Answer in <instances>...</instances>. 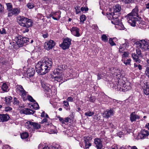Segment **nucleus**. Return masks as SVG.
<instances>
[{
	"label": "nucleus",
	"mask_w": 149,
	"mask_h": 149,
	"mask_svg": "<svg viewBox=\"0 0 149 149\" xmlns=\"http://www.w3.org/2000/svg\"><path fill=\"white\" fill-rule=\"evenodd\" d=\"M53 63L50 58L45 57L42 60L39 61L35 66L36 72L40 74L48 73L51 68Z\"/></svg>",
	"instance_id": "obj_1"
},
{
	"label": "nucleus",
	"mask_w": 149,
	"mask_h": 149,
	"mask_svg": "<svg viewBox=\"0 0 149 149\" xmlns=\"http://www.w3.org/2000/svg\"><path fill=\"white\" fill-rule=\"evenodd\" d=\"M67 66L65 65L58 66L57 68L54 70V72L56 74H57V76H56L55 77V80L57 81L58 82H63L64 81L63 80V77L64 74L61 73L64 71L66 68Z\"/></svg>",
	"instance_id": "obj_2"
},
{
	"label": "nucleus",
	"mask_w": 149,
	"mask_h": 149,
	"mask_svg": "<svg viewBox=\"0 0 149 149\" xmlns=\"http://www.w3.org/2000/svg\"><path fill=\"white\" fill-rule=\"evenodd\" d=\"M17 21L21 26L26 28L31 26L33 24L32 20L21 16H19L17 17Z\"/></svg>",
	"instance_id": "obj_3"
},
{
	"label": "nucleus",
	"mask_w": 149,
	"mask_h": 149,
	"mask_svg": "<svg viewBox=\"0 0 149 149\" xmlns=\"http://www.w3.org/2000/svg\"><path fill=\"white\" fill-rule=\"evenodd\" d=\"M131 84L129 82H125L122 79H120L117 85V88L120 91H126L131 89Z\"/></svg>",
	"instance_id": "obj_4"
},
{
	"label": "nucleus",
	"mask_w": 149,
	"mask_h": 149,
	"mask_svg": "<svg viewBox=\"0 0 149 149\" xmlns=\"http://www.w3.org/2000/svg\"><path fill=\"white\" fill-rule=\"evenodd\" d=\"M136 47L140 49L143 51H145L149 49V44L145 40H142L136 42Z\"/></svg>",
	"instance_id": "obj_5"
},
{
	"label": "nucleus",
	"mask_w": 149,
	"mask_h": 149,
	"mask_svg": "<svg viewBox=\"0 0 149 149\" xmlns=\"http://www.w3.org/2000/svg\"><path fill=\"white\" fill-rule=\"evenodd\" d=\"M29 38H23L21 36H16L14 39L17 45L19 47H21L23 44L27 42V40Z\"/></svg>",
	"instance_id": "obj_6"
},
{
	"label": "nucleus",
	"mask_w": 149,
	"mask_h": 149,
	"mask_svg": "<svg viewBox=\"0 0 149 149\" xmlns=\"http://www.w3.org/2000/svg\"><path fill=\"white\" fill-rule=\"evenodd\" d=\"M126 18L128 23L133 26H136V24H137L136 22L140 24V22L138 21L137 18L136 17L128 14L126 16Z\"/></svg>",
	"instance_id": "obj_7"
},
{
	"label": "nucleus",
	"mask_w": 149,
	"mask_h": 149,
	"mask_svg": "<svg viewBox=\"0 0 149 149\" xmlns=\"http://www.w3.org/2000/svg\"><path fill=\"white\" fill-rule=\"evenodd\" d=\"M41 85L42 87L45 89V93L49 96H51L52 93L51 90L52 86L47 84L45 81H41Z\"/></svg>",
	"instance_id": "obj_8"
},
{
	"label": "nucleus",
	"mask_w": 149,
	"mask_h": 149,
	"mask_svg": "<svg viewBox=\"0 0 149 149\" xmlns=\"http://www.w3.org/2000/svg\"><path fill=\"white\" fill-rule=\"evenodd\" d=\"M16 91V92L20 95L22 98L25 97V96L27 95L24 89L22 86L21 85H18L15 87Z\"/></svg>",
	"instance_id": "obj_9"
},
{
	"label": "nucleus",
	"mask_w": 149,
	"mask_h": 149,
	"mask_svg": "<svg viewBox=\"0 0 149 149\" xmlns=\"http://www.w3.org/2000/svg\"><path fill=\"white\" fill-rule=\"evenodd\" d=\"M71 40L68 38H65L63 43L60 45V47L63 49H68L71 44Z\"/></svg>",
	"instance_id": "obj_10"
},
{
	"label": "nucleus",
	"mask_w": 149,
	"mask_h": 149,
	"mask_svg": "<svg viewBox=\"0 0 149 149\" xmlns=\"http://www.w3.org/2000/svg\"><path fill=\"white\" fill-rule=\"evenodd\" d=\"M55 45V43L54 41L52 40H50L45 42V47L46 49L49 50L53 47Z\"/></svg>",
	"instance_id": "obj_11"
},
{
	"label": "nucleus",
	"mask_w": 149,
	"mask_h": 149,
	"mask_svg": "<svg viewBox=\"0 0 149 149\" xmlns=\"http://www.w3.org/2000/svg\"><path fill=\"white\" fill-rule=\"evenodd\" d=\"M149 135V132L145 130H142L140 133H139L137 136L138 139H143L146 138Z\"/></svg>",
	"instance_id": "obj_12"
},
{
	"label": "nucleus",
	"mask_w": 149,
	"mask_h": 149,
	"mask_svg": "<svg viewBox=\"0 0 149 149\" xmlns=\"http://www.w3.org/2000/svg\"><path fill=\"white\" fill-rule=\"evenodd\" d=\"M20 11L19 8H13L8 13V17H11L13 15L17 16L18 15Z\"/></svg>",
	"instance_id": "obj_13"
},
{
	"label": "nucleus",
	"mask_w": 149,
	"mask_h": 149,
	"mask_svg": "<svg viewBox=\"0 0 149 149\" xmlns=\"http://www.w3.org/2000/svg\"><path fill=\"white\" fill-rule=\"evenodd\" d=\"M35 72L34 69L32 68H29L28 69L25 73V75H26L27 77H30L33 76Z\"/></svg>",
	"instance_id": "obj_14"
},
{
	"label": "nucleus",
	"mask_w": 149,
	"mask_h": 149,
	"mask_svg": "<svg viewBox=\"0 0 149 149\" xmlns=\"http://www.w3.org/2000/svg\"><path fill=\"white\" fill-rule=\"evenodd\" d=\"M74 36L79 37L80 36L79 33V29L76 27H72L70 30Z\"/></svg>",
	"instance_id": "obj_15"
},
{
	"label": "nucleus",
	"mask_w": 149,
	"mask_h": 149,
	"mask_svg": "<svg viewBox=\"0 0 149 149\" xmlns=\"http://www.w3.org/2000/svg\"><path fill=\"white\" fill-rule=\"evenodd\" d=\"M94 142L96 145L97 149H101L103 146L102 142L100 139H95Z\"/></svg>",
	"instance_id": "obj_16"
},
{
	"label": "nucleus",
	"mask_w": 149,
	"mask_h": 149,
	"mask_svg": "<svg viewBox=\"0 0 149 149\" xmlns=\"http://www.w3.org/2000/svg\"><path fill=\"white\" fill-rule=\"evenodd\" d=\"M139 116L135 114V112H132L130 115V119L132 122L135 121L136 119H140Z\"/></svg>",
	"instance_id": "obj_17"
},
{
	"label": "nucleus",
	"mask_w": 149,
	"mask_h": 149,
	"mask_svg": "<svg viewBox=\"0 0 149 149\" xmlns=\"http://www.w3.org/2000/svg\"><path fill=\"white\" fill-rule=\"evenodd\" d=\"M138 6H136L133 9L132 12L128 15H132L134 17H138Z\"/></svg>",
	"instance_id": "obj_18"
},
{
	"label": "nucleus",
	"mask_w": 149,
	"mask_h": 149,
	"mask_svg": "<svg viewBox=\"0 0 149 149\" xmlns=\"http://www.w3.org/2000/svg\"><path fill=\"white\" fill-rule=\"evenodd\" d=\"M10 117L7 114H0V122H6L8 120Z\"/></svg>",
	"instance_id": "obj_19"
},
{
	"label": "nucleus",
	"mask_w": 149,
	"mask_h": 149,
	"mask_svg": "<svg viewBox=\"0 0 149 149\" xmlns=\"http://www.w3.org/2000/svg\"><path fill=\"white\" fill-rule=\"evenodd\" d=\"M114 114V111L112 110H107L105 111L104 113V117L107 118H108L111 116H113Z\"/></svg>",
	"instance_id": "obj_20"
},
{
	"label": "nucleus",
	"mask_w": 149,
	"mask_h": 149,
	"mask_svg": "<svg viewBox=\"0 0 149 149\" xmlns=\"http://www.w3.org/2000/svg\"><path fill=\"white\" fill-rule=\"evenodd\" d=\"M53 19L56 20H58L61 17V12L59 11L55 12H52Z\"/></svg>",
	"instance_id": "obj_21"
},
{
	"label": "nucleus",
	"mask_w": 149,
	"mask_h": 149,
	"mask_svg": "<svg viewBox=\"0 0 149 149\" xmlns=\"http://www.w3.org/2000/svg\"><path fill=\"white\" fill-rule=\"evenodd\" d=\"M9 84L8 83H3L1 86V90L4 92H7L8 91Z\"/></svg>",
	"instance_id": "obj_22"
},
{
	"label": "nucleus",
	"mask_w": 149,
	"mask_h": 149,
	"mask_svg": "<svg viewBox=\"0 0 149 149\" xmlns=\"http://www.w3.org/2000/svg\"><path fill=\"white\" fill-rule=\"evenodd\" d=\"M132 57L134 61L139 63H140L141 60L139 59V58L140 57L135 53H132Z\"/></svg>",
	"instance_id": "obj_23"
},
{
	"label": "nucleus",
	"mask_w": 149,
	"mask_h": 149,
	"mask_svg": "<svg viewBox=\"0 0 149 149\" xmlns=\"http://www.w3.org/2000/svg\"><path fill=\"white\" fill-rule=\"evenodd\" d=\"M121 10V7L120 6L119 4H117L114 7L113 12L116 14H118L119 15H120V14L119 12Z\"/></svg>",
	"instance_id": "obj_24"
},
{
	"label": "nucleus",
	"mask_w": 149,
	"mask_h": 149,
	"mask_svg": "<svg viewBox=\"0 0 149 149\" xmlns=\"http://www.w3.org/2000/svg\"><path fill=\"white\" fill-rule=\"evenodd\" d=\"M118 14H117L116 16L114 17V18H113L112 20H111V23L114 24L115 26L118 24L120 22L119 20L118 17L119 16Z\"/></svg>",
	"instance_id": "obj_25"
},
{
	"label": "nucleus",
	"mask_w": 149,
	"mask_h": 149,
	"mask_svg": "<svg viewBox=\"0 0 149 149\" xmlns=\"http://www.w3.org/2000/svg\"><path fill=\"white\" fill-rule=\"evenodd\" d=\"M129 46V44L127 42H125L121 45L120 47L119 52H121L125 49L127 48Z\"/></svg>",
	"instance_id": "obj_26"
},
{
	"label": "nucleus",
	"mask_w": 149,
	"mask_h": 149,
	"mask_svg": "<svg viewBox=\"0 0 149 149\" xmlns=\"http://www.w3.org/2000/svg\"><path fill=\"white\" fill-rule=\"evenodd\" d=\"M27 95L25 96L24 98H22L24 101H25L27 100H28L29 101L32 102H35V100L33 99L32 96L29 95L28 92L26 93Z\"/></svg>",
	"instance_id": "obj_27"
},
{
	"label": "nucleus",
	"mask_w": 149,
	"mask_h": 149,
	"mask_svg": "<svg viewBox=\"0 0 149 149\" xmlns=\"http://www.w3.org/2000/svg\"><path fill=\"white\" fill-rule=\"evenodd\" d=\"M122 61L126 65L131 66V62L132 61L130 58L127 59V58H123L122 59Z\"/></svg>",
	"instance_id": "obj_28"
},
{
	"label": "nucleus",
	"mask_w": 149,
	"mask_h": 149,
	"mask_svg": "<svg viewBox=\"0 0 149 149\" xmlns=\"http://www.w3.org/2000/svg\"><path fill=\"white\" fill-rule=\"evenodd\" d=\"M115 27L116 29L120 30H124L125 29V28L121 22H120V23L116 25V26H115Z\"/></svg>",
	"instance_id": "obj_29"
},
{
	"label": "nucleus",
	"mask_w": 149,
	"mask_h": 149,
	"mask_svg": "<svg viewBox=\"0 0 149 149\" xmlns=\"http://www.w3.org/2000/svg\"><path fill=\"white\" fill-rule=\"evenodd\" d=\"M34 111L29 109H25L24 110V113L26 114H32L34 113Z\"/></svg>",
	"instance_id": "obj_30"
},
{
	"label": "nucleus",
	"mask_w": 149,
	"mask_h": 149,
	"mask_svg": "<svg viewBox=\"0 0 149 149\" xmlns=\"http://www.w3.org/2000/svg\"><path fill=\"white\" fill-rule=\"evenodd\" d=\"M32 124L33 122H31L29 121H27L25 123V125L26 128L30 129H31L32 130Z\"/></svg>",
	"instance_id": "obj_31"
},
{
	"label": "nucleus",
	"mask_w": 149,
	"mask_h": 149,
	"mask_svg": "<svg viewBox=\"0 0 149 149\" xmlns=\"http://www.w3.org/2000/svg\"><path fill=\"white\" fill-rule=\"evenodd\" d=\"M44 145L43 144H40L38 146V149H58L56 147L52 148V149H50L48 147H43Z\"/></svg>",
	"instance_id": "obj_32"
},
{
	"label": "nucleus",
	"mask_w": 149,
	"mask_h": 149,
	"mask_svg": "<svg viewBox=\"0 0 149 149\" xmlns=\"http://www.w3.org/2000/svg\"><path fill=\"white\" fill-rule=\"evenodd\" d=\"M85 143H90V142L92 139L91 136H85L84 138Z\"/></svg>",
	"instance_id": "obj_33"
},
{
	"label": "nucleus",
	"mask_w": 149,
	"mask_h": 149,
	"mask_svg": "<svg viewBox=\"0 0 149 149\" xmlns=\"http://www.w3.org/2000/svg\"><path fill=\"white\" fill-rule=\"evenodd\" d=\"M76 96L75 94H74L72 97H68L67 100L69 102H73L75 100V97Z\"/></svg>",
	"instance_id": "obj_34"
},
{
	"label": "nucleus",
	"mask_w": 149,
	"mask_h": 149,
	"mask_svg": "<svg viewBox=\"0 0 149 149\" xmlns=\"http://www.w3.org/2000/svg\"><path fill=\"white\" fill-rule=\"evenodd\" d=\"M40 127V125L38 123H34L33 122L32 126V130L34 129H37L39 128Z\"/></svg>",
	"instance_id": "obj_35"
},
{
	"label": "nucleus",
	"mask_w": 149,
	"mask_h": 149,
	"mask_svg": "<svg viewBox=\"0 0 149 149\" xmlns=\"http://www.w3.org/2000/svg\"><path fill=\"white\" fill-rule=\"evenodd\" d=\"M117 14H116L113 12L109 13V14H108L107 17L109 19H110L112 20V19L114 18V17L116 16Z\"/></svg>",
	"instance_id": "obj_36"
},
{
	"label": "nucleus",
	"mask_w": 149,
	"mask_h": 149,
	"mask_svg": "<svg viewBox=\"0 0 149 149\" xmlns=\"http://www.w3.org/2000/svg\"><path fill=\"white\" fill-rule=\"evenodd\" d=\"M134 68L136 69H139L140 70H141L142 68V67L141 65L136 63H134Z\"/></svg>",
	"instance_id": "obj_37"
},
{
	"label": "nucleus",
	"mask_w": 149,
	"mask_h": 149,
	"mask_svg": "<svg viewBox=\"0 0 149 149\" xmlns=\"http://www.w3.org/2000/svg\"><path fill=\"white\" fill-rule=\"evenodd\" d=\"M29 136V134L27 132H25L21 134V137L22 139H25Z\"/></svg>",
	"instance_id": "obj_38"
},
{
	"label": "nucleus",
	"mask_w": 149,
	"mask_h": 149,
	"mask_svg": "<svg viewBox=\"0 0 149 149\" xmlns=\"http://www.w3.org/2000/svg\"><path fill=\"white\" fill-rule=\"evenodd\" d=\"M5 99L6 103L7 104H10V103L11 102L12 97H6Z\"/></svg>",
	"instance_id": "obj_39"
},
{
	"label": "nucleus",
	"mask_w": 149,
	"mask_h": 149,
	"mask_svg": "<svg viewBox=\"0 0 149 149\" xmlns=\"http://www.w3.org/2000/svg\"><path fill=\"white\" fill-rule=\"evenodd\" d=\"M7 7V10L10 12L12 9L13 6L10 3H8L6 4Z\"/></svg>",
	"instance_id": "obj_40"
},
{
	"label": "nucleus",
	"mask_w": 149,
	"mask_h": 149,
	"mask_svg": "<svg viewBox=\"0 0 149 149\" xmlns=\"http://www.w3.org/2000/svg\"><path fill=\"white\" fill-rule=\"evenodd\" d=\"M143 91L145 95H149V86H146V88L144 89Z\"/></svg>",
	"instance_id": "obj_41"
},
{
	"label": "nucleus",
	"mask_w": 149,
	"mask_h": 149,
	"mask_svg": "<svg viewBox=\"0 0 149 149\" xmlns=\"http://www.w3.org/2000/svg\"><path fill=\"white\" fill-rule=\"evenodd\" d=\"M86 17L85 15H83L80 16V22L83 23L86 20Z\"/></svg>",
	"instance_id": "obj_42"
},
{
	"label": "nucleus",
	"mask_w": 149,
	"mask_h": 149,
	"mask_svg": "<svg viewBox=\"0 0 149 149\" xmlns=\"http://www.w3.org/2000/svg\"><path fill=\"white\" fill-rule=\"evenodd\" d=\"M94 112L88 111L86 112L85 113V115L86 116H92L94 114Z\"/></svg>",
	"instance_id": "obj_43"
},
{
	"label": "nucleus",
	"mask_w": 149,
	"mask_h": 149,
	"mask_svg": "<svg viewBox=\"0 0 149 149\" xmlns=\"http://www.w3.org/2000/svg\"><path fill=\"white\" fill-rule=\"evenodd\" d=\"M75 9L76 10V14L80 13L81 12V11L80 10V7L79 6H75Z\"/></svg>",
	"instance_id": "obj_44"
},
{
	"label": "nucleus",
	"mask_w": 149,
	"mask_h": 149,
	"mask_svg": "<svg viewBox=\"0 0 149 149\" xmlns=\"http://www.w3.org/2000/svg\"><path fill=\"white\" fill-rule=\"evenodd\" d=\"M102 40L105 42H106L108 40V38L105 35L103 34L102 36Z\"/></svg>",
	"instance_id": "obj_45"
},
{
	"label": "nucleus",
	"mask_w": 149,
	"mask_h": 149,
	"mask_svg": "<svg viewBox=\"0 0 149 149\" xmlns=\"http://www.w3.org/2000/svg\"><path fill=\"white\" fill-rule=\"evenodd\" d=\"M35 102V103H34L31 106L34 109L36 110L38 109L39 108L38 104L37 102Z\"/></svg>",
	"instance_id": "obj_46"
},
{
	"label": "nucleus",
	"mask_w": 149,
	"mask_h": 149,
	"mask_svg": "<svg viewBox=\"0 0 149 149\" xmlns=\"http://www.w3.org/2000/svg\"><path fill=\"white\" fill-rule=\"evenodd\" d=\"M19 100L16 97H14V98L13 104L14 105H19Z\"/></svg>",
	"instance_id": "obj_47"
},
{
	"label": "nucleus",
	"mask_w": 149,
	"mask_h": 149,
	"mask_svg": "<svg viewBox=\"0 0 149 149\" xmlns=\"http://www.w3.org/2000/svg\"><path fill=\"white\" fill-rule=\"evenodd\" d=\"M140 49L138 48V49H137L136 50V54L138 55L140 57H142V56L141 55V50Z\"/></svg>",
	"instance_id": "obj_48"
},
{
	"label": "nucleus",
	"mask_w": 149,
	"mask_h": 149,
	"mask_svg": "<svg viewBox=\"0 0 149 149\" xmlns=\"http://www.w3.org/2000/svg\"><path fill=\"white\" fill-rule=\"evenodd\" d=\"M129 56V53L128 52H124L122 55L123 58L126 57H128Z\"/></svg>",
	"instance_id": "obj_49"
},
{
	"label": "nucleus",
	"mask_w": 149,
	"mask_h": 149,
	"mask_svg": "<svg viewBox=\"0 0 149 149\" xmlns=\"http://www.w3.org/2000/svg\"><path fill=\"white\" fill-rule=\"evenodd\" d=\"M63 103L64 104V105L65 106V108L66 109H68L69 106V103L68 102V101H64L63 102Z\"/></svg>",
	"instance_id": "obj_50"
},
{
	"label": "nucleus",
	"mask_w": 149,
	"mask_h": 149,
	"mask_svg": "<svg viewBox=\"0 0 149 149\" xmlns=\"http://www.w3.org/2000/svg\"><path fill=\"white\" fill-rule=\"evenodd\" d=\"M125 3H130L133 2L134 0H121Z\"/></svg>",
	"instance_id": "obj_51"
},
{
	"label": "nucleus",
	"mask_w": 149,
	"mask_h": 149,
	"mask_svg": "<svg viewBox=\"0 0 149 149\" xmlns=\"http://www.w3.org/2000/svg\"><path fill=\"white\" fill-rule=\"evenodd\" d=\"M81 10L82 12H86L88 10V8L87 7H82L81 8Z\"/></svg>",
	"instance_id": "obj_52"
},
{
	"label": "nucleus",
	"mask_w": 149,
	"mask_h": 149,
	"mask_svg": "<svg viewBox=\"0 0 149 149\" xmlns=\"http://www.w3.org/2000/svg\"><path fill=\"white\" fill-rule=\"evenodd\" d=\"M27 7L29 9L33 8L34 7V5L33 3H28L27 5Z\"/></svg>",
	"instance_id": "obj_53"
},
{
	"label": "nucleus",
	"mask_w": 149,
	"mask_h": 149,
	"mask_svg": "<svg viewBox=\"0 0 149 149\" xmlns=\"http://www.w3.org/2000/svg\"><path fill=\"white\" fill-rule=\"evenodd\" d=\"M145 74L149 78V67L146 68L145 72Z\"/></svg>",
	"instance_id": "obj_54"
},
{
	"label": "nucleus",
	"mask_w": 149,
	"mask_h": 149,
	"mask_svg": "<svg viewBox=\"0 0 149 149\" xmlns=\"http://www.w3.org/2000/svg\"><path fill=\"white\" fill-rule=\"evenodd\" d=\"M0 33L1 34H6V30L4 28L0 29Z\"/></svg>",
	"instance_id": "obj_55"
},
{
	"label": "nucleus",
	"mask_w": 149,
	"mask_h": 149,
	"mask_svg": "<svg viewBox=\"0 0 149 149\" xmlns=\"http://www.w3.org/2000/svg\"><path fill=\"white\" fill-rule=\"evenodd\" d=\"M113 39L111 38H110L109 39V43L112 46H113L114 45H115V43L113 42Z\"/></svg>",
	"instance_id": "obj_56"
},
{
	"label": "nucleus",
	"mask_w": 149,
	"mask_h": 149,
	"mask_svg": "<svg viewBox=\"0 0 149 149\" xmlns=\"http://www.w3.org/2000/svg\"><path fill=\"white\" fill-rule=\"evenodd\" d=\"M109 126V127L111 128L115 129L116 128L115 125L114 124V123H110Z\"/></svg>",
	"instance_id": "obj_57"
},
{
	"label": "nucleus",
	"mask_w": 149,
	"mask_h": 149,
	"mask_svg": "<svg viewBox=\"0 0 149 149\" xmlns=\"http://www.w3.org/2000/svg\"><path fill=\"white\" fill-rule=\"evenodd\" d=\"M22 32L23 33H26L28 32L29 31V29L28 28L23 29H22Z\"/></svg>",
	"instance_id": "obj_58"
},
{
	"label": "nucleus",
	"mask_w": 149,
	"mask_h": 149,
	"mask_svg": "<svg viewBox=\"0 0 149 149\" xmlns=\"http://www.w3.org/2000/svg\"><path fill=\"white\" fill-rule=\"evenodd\" d=\"M114 74L117 76H118L119 75L120 76V70H116V72H114Z\"/></svg>",
	"instance_id": "obj_59"
},
{
	"label": "nucleus",
	"mask_w": 149,
	"mask_h": 149,
	"mask_svg": "<svg viewBox=\"0 0 149 149\" xmlns=\"http://www.w3.org/2000/svg\"><path fill=\"white\" fill-rule=\"evenodd\" d=\"M85 148L86 149L88 148L89 147L91 146V143H85Z\"/></svg>",
	"instance_id": "obj_60"
},
{
	"label": "nucleus",
	"mask_w": 149,
	"mask_h": 149,
	"mask_svg": "<svg viewBox=\"0 0 149 149\" xmlns=\"http://www.w3.org/2000/svg\"><path fill=\"white\" fill-rule=\"evenodd\" d=\"M95 98L93 97H90L89 101L91 102H94L95 101Z\"/></svg>",
	"instance_id": "obj_61"
},
{
	"label": "nucleus",
	"mask_w": 149,
	"mask_h": 149,
	"mask_svg": "<svg viewBox=\"0 0 149 149\" xmlns=\"http://www.w3.org/2000/svg\"><path fill=\"white\" fill-rule=\"evenodd\" d=\"M12 109V108L8 107L5 108V110L6 111H11Z\"/></svg>",
	"instance_id": "obj_62"
},
{
	"label": "nucleus",
	"mask_w": 149,
	"mask_h": 149,
	"mask_svg": "<svg viewBox=\"0 0 149 149\" xmlns=\"http://www.w3.org/2000/svg\"><path fill=\"white\" fill-rule=\"evenodd\" d=\"M4 12V7L2 5L0 4V13Z\"/></svg>",
	"instance_id": "obj_63"
},
{
	"label": "nucleus",
	"mask_w": 149,
	"mask_h": 149,
	"mask_svg": "<svg viewBox=\"0 0 149 149\" xmlns=\"http://www.w3.org/2000/svg\"><path fill=\"white\" fill-rule=\"evenodd\" d=\"M3 149H10V148L8 145H5L3 146Z\"/></svg>",
	"instance_id": "obj_64"
}]
</instances>
